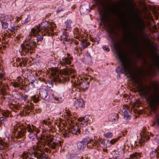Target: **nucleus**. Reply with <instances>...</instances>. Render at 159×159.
<instances>
[{
  "mask_svg": "<svg viewBox=\"0 0 159 159\" xmlns=\"http://www.w3.org/2000/svg\"><path fill=\"white\" fill-rule=\"evenodd\" d=\"M118 118V114H114L111 115H110L109 117V120L112 122L117 120Z\"/></svg>",
  "mask_w": 159,
  "mask_h": 159,
  "instance_id": "a211bd4d",
  "label": "nucleus"
},
{
  "mask_svg": "<svg viewBox=\"0 0 159 159\" xmlns=\"http://www.w3.org/2000/svg\"><path fill=\"white\" fill-rule=\"evenodd\" d=\"M156 124V122H153L152 123V125L153 126H154V125Z\"/></svg>",
  "mask_w": 159,
  "mask_h": 159,
  "instance_id": "680f3d73",
  "label": "nucleus"
},
{
  "mask_svg": "<svg viewBox=\"0 0 159 159\" xmlns=\"http://www.w3.org/2000/svg\"><path fill=\"white\" fill-rule=\"evenodd\" d=\"M122 2H123L122 1H120V4L122 3Z\"/></svg>",
  "mask_w": 159,
  "mask_h": 159,
  "instance_id": "69168bd1",
  "label": "nucleus"
},
{
  "mask_svg": "<svg viewBox=\"0 0 159 159\" xmlns=\"http://www.w3.org/2000/svg\"><path fill=\"white\" fill-rule=\"evenodd\" d=\"M62 72L64 74V78H66L67 75H70V79H71V81L73 84V86H77V87H79L80 88L85 90L88 88L89 85V83L85 81L81 80L78 81L77 78L75 77V71L74 69L70 70H64Z\"/></svg>",
  "mask_w": 159,
  "mask_h": 159,
  "instance_id": "423d86ee",
  "label": "nucleus"
},
{
  "mask_svg": "<svg viewBox=\"0 0 159 159\" xmlns=\"http://www.w3.org/2000/svg\"><path fill=\"white\" fill-rule=\"evenodd\" d=\"M33 102L36 103L38 101V98L36 97L35 96L32 97L31 98Z\"/></svg>",
  "mask_w": 159,
  "mask_h": 159,
  "instance_id": "c03bdc74",
  "label": "nucleus"
},
{
  "mask_svg": "<svg viewBox=\"0 0 159 159\" xmlns=\"http://www.w3.org/2000/svg\"><path fill=\"white\" fill-rule=\"evenodd\" d=\"M39 131H36L32 132V133H29L28 136L30 138L32 139V140H34L37 138V134L39 133Z\"/></svg>",
  "mask_w": 159,
  "mask_h": 159,
  "instance_id": "6ab92c4d",
  "label": "nucleus"
},
{
  "mask_svg": "<svg viewBox=\"0 0 159 159\" xmlns=\"http://www.w3.org/2000/svg\"><path fill=\"white\" fill-rule=\"evenodd\" d=\"M71 70L73 69H63L62 70H61L60 71V74H58L56 70H54L52 71V73H51V75L53 76H56L57 78L59 80H64V81H69L70 80V76L71 75V74L69 75H67V76H66V78H64L63 76H64L63 75L64 74H63L62 71L64 70Z\"/></svg>",
  "mask_w": 159,
  "mask_h": 159,
  "instance_id": "9b49d317",
  "label": "nucleus"
},
{
  "mask_svg": "<svg viewBox=\"0 0 159 159\" xmlns=\"http://www.w3.org/2000/svg\"><path fill=\"white\" fill-rule=\"evenodd\" d=\"M62 143V141L58 140L55 136L48 135L43 140L39 141L36 145L30 148L29 152L30 154L34 155V157L38 159H44L45 155L42 151L45 145H47L50 148L54 149L61 146Z\"/></svg>",
  "mask_w": 159,
  "mask_h": 159,
  "instance_id": "f03ea898",
  "label": "nucleus"
},
{
  "mask_svg": "<svg viewBox=\"0 0 159 159\" xmlns=\"http://www.w3.org/2000/svg\"><path fill=\"white\" fill-rule=\"evenodd\" d=\"M20 89H22V87H20Z\"/></svg>",
  "mask_w": 159,
  "mask_h": 159,
  "instance_id": "338daca9",
  "label": "nucleus"
},
{
  "mask_svg": "<svg viewBox=\"0 0 159 159\" xmlns=\"http://www.w3.org/2000/svg\"><path fill=\"white\" fill-rule=\"evenodd\" d=\"M36 44V43L32 41L27 43H25L21 45L22 51L25 53L31 52Z\"/></svg>",
  "mask_w": 159,
  "mask_h": 159,
  "instance_id": "9d476101",
  "label": "nucleus"
},
{
  "mask_svg": "<svg viewBox=\"0 0 159 159\" xmlns=\"http://www.w3.org/2000/svg\"><path fill=\"white\" fill-rule=\"evenodd\" d=\"M34 108L33 104L31 102H28V104L26 106L25 109L26 110H31Z\"/></svg>",
  "mask_w": 159,
  "mask_h": 159,
  "instance_id": "cd10ccee",
  "label": "nucleus"
},
{
  "mask_svg": "<svg viewBox=\"0 0 159 159\" xmlns=\"http://www.w3.org/2000/svg\"><path fill=\"white\" fill-rule=\"evenodd\" d=\"M11 35V34H7V33H5L4 34V36H1V37H2V43H5L4 42H3V41H4L5 39H6V37H10V36ZM6 43H5V44H6Z\"/></svg>",
  "mask_w": 159,
  "mask_h": 159,
  "instance_id": "473e14b6",
  "label": "nucleus"
},
{
  "mask_svg": "<svg viewBox=\"0 0 159 159\" xmlns=\"http://www.w3.org/2000/svg\"><path fill=\"white\" fill-rule=\"evenodd\" d=\"M72 57H65L60 61V64L62 66H65L66 65H70L71 63Z\"/></svg>",
  "mask_w": 159,
  "mask_h": 159,
  "instance_id": "4468645a",
  "label": "nucleus"
},
{
  "mask_svg": "<svg viewBox=\"0 0 159 159\" xmlns=\"http://www.w3.org/2000/svg\"><path fill=\"white\" fill-rule=\"evenodd\" d=\"M57 125L60 129H62L61 128H63L65 125V123L62 122H60Z\"/></svg>",
  "mask_w": 159,
  "mask_h": 159,
  "instance_id": "4c0bfd02",
  "label": "nucleus"
},
{
  "mask_svg": "<svg viewBox=\"0 0 159 159\" xmlns=\"http://www.w3.org/2000/svg\"><path fill=\"white\" fill-rule=\"evenodd\" d=\"M1 93L2 95H6V89L4 88H2L1 89Z\"/></svg>",
  "mask_w": 159,
  "mask_h": 159,
  "instance_id": "a19ab883",
  "label": "nucleus"
},
{
  "mask_svg": "<svg viewBox=\"0 0 159 159\" xmlns=\"http://www.w3.org/2000/svg\"><path fill=\"white\" fill-rule=\"evenodd\" d=\"M64 36L65 37L68 36L67 35V33L65 31H64L63 32L62 36L63 37Z\"/></svg>",
  "mask_w": 159,
  "mask_h": 159,
  "instance_id": "603ef678",
  "label": "nucleus"
},
{
  "mask_svg": "<svg viewBox=\"0 0 159 159\" xmlns=\"http://www.w3.org/2000/svg\"><path fill=\"white\" fill-rule=\"evenodd\" d=\"M74 33L75 34L79 35V30H78V29H76L75 30Z\"/></svg>",
  "mask_w": 159,
  "mask_h": 159,
  "instance_id": "3c124183",
  "label": "nucleus"
},
{
  "mask_svg": "<svg viewBox=\"0 0 159 159\" xmlns=\"http://www.w3.org/2000/svg\"><path fill=\"white\" fill-rule=\"evenodd\" d=\"M1 38H0V42L1 41Z\"/></svg>",
  "mask_w": 159,
  "mask_h": 159,
  "instance_id": "774afa93",
  "label": "nucleus"
},
{
  "mask_svg": "<svg viewBox=\"0 0 159 159\" xmlns=\"http://www.w3.org/2000/svg\"><path fill=\"white\" fill-rule=\"evenodd\" d=\"M83 142L84 143L85 145H88V146H90V144H91L93 142V140L90 139L89 138L86 137L83 140Z\"/></svg>",
  "mask_w": 159,
  "mask_h": 159,
  "instance_id": "aec40b11",
  "label": "nucleus"
},
{
  "mask_svg": "<svg viewBox=\"0 0 159 159\" xmlns=\"http://www.w3.org/2000/svg\"><path fill=\"white\" fill-rule=\"evenodd\" d=\"M141 153L135 152L132 154L130 157L129 159H138L141 157Z\"/></svg>",
  "mask_w": 159,
  "mask_h": 159,
  "instance_id": "5701e85b",
  "label": "nucleus"
},
{
  "mask_svg": "<svg viewBox=\"0 0 159 159\" xmlns=\"http://www.w3.org/2000/svg\"><path fill=\"white\" fill-rule=\"evenodd\" d=\"M146 41L147 44H148L149 43H151L150 44L152 53H154L155 52L159 51V46L156 43L152 42L149 39L146 40Z\"/></svg>",
  "mask_w": 159,
  "mask_h": 159,
  "instance_id": "ddd939ff",
  "label": "nucleus"
},
{
  "mask_svg": "<svg viewBox=\"0 0 159 159\" xmlns=\"http://www.w3.org/2000/svg\"><path fill=\"white\" fill-rule=\"evenodd\" d=\"M65 113H66V114L64 115V116H66V118L67 119L68 118L69 119V120H71L70 119V118L71 116H72V115L70 112V111L69 110H66Z\"/></svg>",
  "mask_w": 159,
  "mask_h": 159,
  "instance_id": "c85d7f7f",
  "label": "nucleus"
},
{
  "mask_svg": "<svg viewBox=\"0 0 159 159\" xmlns=\"http://www.w3.org/2000/svg\"><path fill=\"white\" fill-rule=\"evenodd\" d=\"M124 116L126 117V119H130L131 116L129 115H128V113L127 111H125L124 112Z\"/></svg>",
  "mask_w": 159,
  "mask_h": 159,
  "instance_id": "37998d69",
  "label": "nucleus"
},
{
  "mask_svg": "<svg viewBox=\"0 0 159 159\" xmlns=\"http://www.w3.org/2000/svg\"><path fill=\"white\" fill-rule=\"evenodd\" d=\"M30 73H31V70L27 69L24 70H23L22 75L25 76H28Z\"/></svg>",
  "mask_w": 159,
  "mask_h": 159,
  "instance_id": "c756f323",
  "label": "nucleus"
},
{
  "mask_svg": "<svg viewBox=\"0 0 159 159\" xmlns=\"http://www.w3.org/2000/svg\"><path fill=\"white\" fill-rule=\"evenodd\" d=\"M22 157L24 159H26L29 157L27 152H24L22 155Z\"/></svg>",
  "mask_w": 159,
  "mask_h": 159,
  "instance_id": "ea45409f",
  "label": "nucleus"
},
{
  "mask_svg": "<svg viewBox=\"0 0 159 159\" xmlns=\"http://www.w3.org/2000/svg\"><path fill=\"white\" fill-rule=\"evenodd\" d=\"M90 118H91L89 116H86L84 117H80L78 119V121L80 122V124L83 127L87 125Z\"/></svg>",
  "mask_w": 159,
  "mask_h": 159,
  "instance_id": "f8f14e48",
  "label": "nucleus"
},
{
  "mask_svg": "<svg viewBox=\"0 0 159 159\" xmlns=\"http://www.w3.org/2000/svg\"><path fill=\"white\" fill-rule=\"evenodd\" d=\"M17 81L18 82V83L16 82L13 83L12 84L13 86L14 87L16 88L19 87V86L20 84H21L22 86H23L22 80L20 79H19L18 78Z\"/></svg>",
  "mask_w": 159,
  "mask_h": 159,
  "instance_id": "4be33fe9",
  "label": "nucleus"
},
{
  "mask_svg": "<svg viewBox=\"0 0 159 159\" xmlns=\"http://www.w3.org/2000/svg\"><path fill=\"white\" fill-rule=\"evenodd\" d=\"M75 106L76 108L83 107L84 106V103L82 100H77L75 103Z\"/></svg>",
  "mask_w": 159,
  "mask_h": 159,
  "instance_id": "f3484780",
  "label": "nucleus"
},
{
  "mask_svg": "<svg viewBox=\"0 0 159 159\" xmlns=\"http://www.w3.org/2000/svg\"><path fill=\"white\" fill-rule=\"evenodd\" d=\"M70 131L69 129L68 126H67L66 129H63V130L62 132V134L64 138L69 137L70 134Z\"/></svg>",
  "mask_w": 159,
  "mask_h": 159,
  "instance_id": "dca6fc26",
  "label": "nucleus"
},
{
  "mask_svg": "<svg viewBox=\"0 0 159 159\" xmlns=\"http://www.w3.org/2000/svg\"><path fill=\"white\" fill-rule=\"evenodd\" d=\"M42 123L46 125H47V121L45 120H43L42 121Z\"/></svg>",
  "mask_w": 159,
  "mask_h": 159,
  "instance_id": "864d4df0",
  "label": "nucleus"
},
{
  "mask_svg": "<svg viewBox=\"0 0 159 159\" xmlns=\"http://www.w3.org/2000/svg\"><path fill=\"white\" fill-rule=\"evenodd\" d=\"M9 114V113L8 111H4L2 113V116L5 117H7Z\"/></svg>",
  "mask_w": 159,
  "mask_h": 159,
  "instance_id": "79ce46f5",
  "label": "nucleus"
},
{
  "mask_svg": "<svg viewBox=\"0 0 159 159\" xmlns=\"http://www.w3.org/2000/svg\"><path fill=\"white\" fill-rule=\"evenodd\" d=\"M129 39L131 40V43L133 45L135 50L137 51V57L138 58L142 59L143 58V53L140 52L139 49L138 40L137 37H136L134 33L129 32L128 33Z\"/></svg>",
  "mask_w": 159,
  "mask_h": 159,
  "instance_id": "0eeeda50",
  "label": "nucleus"
},
{
  "mask_svg": "<svg viewBox=\"0 0 159 159\" xmlns=\"http://www.w3.org/2000/svg\"><path fill=\"white\" fill-rule=\"evenodd\" d=\"M103 48L104 50H106V51H107V52H108L109 51V48H108V47H107L106 46H103Z\"/></svg>",
  "mask_w": 159,
  "mask_h": 159,
  "instance_id": "09e8293b",
  "label": "nucleus"
},
{
  "mask_svg": "<svg viewBox=\"0 0 159 159\" xmlns=\"http://www.w3.org/2000/svg\"><path fill=\"white\" fill-rule=\"evenodd\" d=\"M28 59L26 58H22L21 61L19 63V66L21 67H24L25 66L27 63Z\"/></svg>",
  "mask_w": 159,
  "mask_h": 159,
  "instance_id": "412c9836",
  "label": "nucleus"
},
{
  "mask_svg": "<svg viewBox=\"0 0 159 159\" xmlns=\"http://www.w3.org/2000/svg\"><path fill=\"white\" fill-rule=\"evenodd\" d=\"M24 128H25V130L26 131V130H27V131L29 133H32L34 131L39 130V129L36 128L35 126L33 125H30V124L27 125Z\"/></svg>",
  "mask_w": 159,
  "mask_h": 159,
  "instance_id": "2eb2a0df",
  "label": "nucleus"
},
{
  "mask_svg": "<svg viewBox=\"0 0 159 159\" xmlns=\"http://www.w3.org/2000/svg\"><path fill=\"white\" fill-rule=\"evenodd\" d=\"M134 18L136 19L137 20V21L139 23V30L141 29V24H140V22H141V20L140 19L139 17V16L136 14H134Z\"/></svg>",
  "mask_w": 159,
  "mask_h": 159,
  "instance_id": "7c9ffc66",
  "label": "nucleus"
},
{
  "mask_svg": "<svg viewBox=\"0 0 159 159\" xmlns=\"http://www.w3.org/2000/svg\"><path fill=\"white\" fill-rule=\"evenodd\" d=\"M103 136L107 138H110L113 136V134L111 132H108L103 134Z\"/></svg>",
  "mask_w": 159,
  "mask_h": 159,
  "instance_id": "72a5a7b5",
  "label": "nucleus"
},
{
  "mask_svg": "<svg viewBox=\"0 0 159 159\" xmlns=\"http://www.w3.org/2000/svg\"><path fill=\"white\" fill-rule=\"evenodd\" d=\"M28 97V96L27 95H24V96H23V98L24 99L25 101H26V100H27V99Z\"/></svg>",
  "mask_w": 159,
  "mask_h": 159,
  "instance_id": "8fccbe9b",
  "label": "nucleus"
},
{
  "mask_svg": "<svg viewBox=\"0 0 159 159\" xmlns=\"http://www.w3.org/2000/svg\"><path fill=\"white\" fill-rule=\"evenodd\" d=\"M30 20V19L28 17H27L25 19V23H27V22H28Z\"/></svg>",
  "mask_w": 159,
  "mask_h": 159,
  "instance_id": "5fc2aeb1",
  "label": "nucleus"
},
{
  "mask_svg": "<svg viewBox=\"0 0 159 159\" xmlns=\"http://www.w3.org/2000/svg\"><path fill=\"white\" fill-rule=\"evenodd\" d=\"M85 147V145L82 141L78 142L77 143V147L79 149H83Z\"/></svg>",
  "mask_w": 159,
  "mask_h": 159,
  "instance_id": "393cba45",
  "label": "nucleus"
},
{
  "mask_svg": "<svg viewBox=\"0 0 159 159\" xmlns=\"http://www.w3.org/2000/svg\"><path fill=\"white\" fill-rule=\"evenodd\" d=\"M51 15V14L50 13H48L46 16V17L47 18L49 17Z\"/></svg>",
  "mask_w": 159,
  "mask_h": 159,
  "instance_id": "4d7b16f0",
  "label": "nucleus"
},
{
  "mask_svg": "<svg viewBox=\"0 0 159 159\" xmlns=\"http://www.w3.org/2000/svg\"><path fill=\"white\" fill-rule=\"evenodd\" d=\"M93 0L95 2V4L99 6L100 7H102L100 15L102 21L105 22H108L111 14L116 15L121 21V25L124 27L125 30H127L126 28L127 21L125 19L122 13L120 12L119 9L117 7V5H115L114 7H110L108 5H106L102 2V0Z\"/></svg>",
  "mask_w": 159,
  "mask_h": 159,
  "instance_id": "7ed1b4c3",
  "label": "nucleus"
},
{
  "mask_svg": "<svg viewBox=\"0 0 159 159\" xmlns=\"http://www.w3.org/2000/svg\"><path fill=\"white\" fill-rule=\"evenodd\" d=\"M120 138V137H118L116 139H114L110 141V143L112 144H114Z\"/></svg>",
  "mask_w": 159,
  "mask_h": 159,
  "instance_id": "c9c22d12",
  "label": "nucleus"
},
{
  "mask_svg": "<svg viewBox=\"0 0 159 159\" xmlns=\"http://www.w3.org/2000/svg\"><path fill=\"white\" fill-rule=\"evenodd\" d=\"M55 28V24L53 22H43L31 29L29 37L31 39L33 37L36 38L38 42L40 41L43 39V36H50V34L52 35V32H53Z\"/></svg>",
  "mask_w": 159,
  "mask_h": 159,
  "instance_id": "20e7f679",
  "label": "nucleus"
},
{
  "mask_svg": "<svg viewBox=\"0 0 159 159\" xmlns=\"http://www.w3.org/2000/svg\"><path fill=\"white\" fill-rule=\"evenodd\" d=\"M12 129V135L16 139L21 138L25 136L26 132L25 128H24L22 127H20V126L18 125L16 126H13Z\"/></svg>",
  "mask_w": 159,
  "mask_h": 159,
  "instance_id": "6e6552de",
  "label": "nucleus"
},
{
  "mask_svg": "<svg viewBox=\"0 0 159 159\" xmlns=\"http://www.w3.org/2000/svg\"><path fill=\"white\" fill-rule=\"evenodd\" d=\"M7 144L2 140L0 138V150L3 149L7 146Z\"/></svg>",
  "mask_w": 159,
  "mask_h": 159,
  "instance_id": "bb28decb",
  "label": "nucleus"
},
{
  "mask_svg": "<svg viewBox=\"0 0 159 159\" xmlns=\"http://www.w3.org/2000/svg\"><path fill=\"white\" fill-rule=\"evenodd\" d=\"M2 25L3 29H7L8 27V24L6 22H2Z\"/></svg>",
  "mask_w": 159,
  "mask_h": 159,
  "instance_id": "f704fd0d",
  "label": "nucleus"
},
{
  "mask_svg": "<svg viewBox=\"0 0 159 159\" xmlns=\"http://www.w3.org/2000/svg\"><path fill=\"white\" fill-rule=\"evenodd\" d=\"M5 120V118L3 117H0V123H3V122Z\"/></svg>",
  "mask_w": 159,
  "mask_h": 159,
  "instance_id": "de8ad7c7",
  "label": "nucleus"
},
{
  "mask_svg": "<svg viewBox=\"0 0 159 159\" xmlns=\"http://www.w3.org/2000/svg\"><path fill=\"white\" fill-rule=\"evenodd\" d=\"M105 1H106L107 2H109V0H104Z\"/></svg>",
  "mask_w": 159,
  "mask_h": 159,
  "instance_id": "e2e57ef3",
  "label": "nucleus"
},
{
  "mask_svg": "<svg viewBox=\"0 0 159 159\" xmlns=\"http://www.w3.org/2000/svg\"><path fill=\"white\" fill-rule=\"evenodd\" d=\"M114 29L112 27H111L109 29V32L111 33H113L114 32Z\"/></svg>",
  "mask_w": 159,
  "mask_h": 159,
  "instance_id": "a18cd8bd",
  "label": "nucleus"
},
{
  "mask_svg": "<svg viewBox=\"0 0 159 159\" xmlns=\"http://www.w3.org/2000/svg\"><path fill=\"white\" fill-rule=\"evenodd\" d=\"M62 10V9H61V10H59L58 11V12H60V11H61Z\"/></svg>",
  "mask_w": 159,
  "mask_h": 159,
  "instance_id": "0e129e2a",
  "label": "nucleus"
},
{
  "mask_svg": "<svg viewBox=\"0 0 159 159\" xmlns=\"http://www.w3.org/2000/svg\"><path fill=\"white\" fill-rule=\"evenodd\" d=\"M67 57H69V58L72 57H70V55L69 53H67Z\"/></svg>",
  "mask_w": 159,
  "mask_h": 159,
  "instance_id": "bf43d9fd",
  "label": "nucleus"
},
{
  "mask_svg": "<svg viewBox=\"0 0 159 159\" xmlns=\"http://www.w3.org/2000/svg\"><path fill=\"white\" fill-rule=\"evenodd\" d=\"M149 139V138L148 136H147V137H145L144 136L141 137V139L139 141V143L140 144H141L144 142H145L146 141L148 140Z\"/></svg>",
  "mask_w": 159,
  "mask_h": 159,
  "instance_id": "2f4dec72",
  "label": "nucleus"
},
{
  "mask_svg": "<svg viewBox=\"0 0 159 159\" xmlns=\"http://www.w3.org/2000/svg\"><path fill=\"white\" fill-rule=\"evenodd\" d=\"M81 45L82 46V47L83 49H84L85 48L87 47V46L86 44L85 43H81Z\"/></svg>",
  "mask_w": 159,
  "mask_h": 159,
  "instance_id": "49530a36",
  "label": "nucleus"
},
{
  "mask_svg": "<svg viewBox=\"0 0 159 159\" xmlns=\"http://www.w3.org/2000/svg\"><path fill=\"white\" fill-rule=\"evenodd\" d=\"M66 123V125L68 124V126L72 134L75 135L80 134V131L78 125L73 122L72 120H67Z\"/></svg>",
  "mask_w": 159,
  "mask_h": 159,
  "instance_id": "1a4fd4ad",
  "label": "nucleus"
},
{
  "mask_svg": "<svg viewBox=\"0 0 159 159\" xmlns=\"http://www.w3.org/2000/svg\"><path fill=\"white\" fill-rule=\"evenodd\" d=\"M154 59L155 60V65L159 70V56L156 55H155Z\"/></svg>",
  "mask_w": 159,
  "mask_h": 159,
  "instance_id": "b1692460",
  "label": "nucleus"
},
{
  "mask_svg": "<svg viewBox=\"0 0 159 159\" xmlns=\"http://www.w3.org/2000/svg\"><path fill=\"white\" fill-rule=\"evenodd\" d=\"M66 30H70L72 29L71 26V24L72 23V21L70 20H67L66 21Z\"/></svg>",
  "mask_w": 159,
  "mask_h": 159,
  "instance_id": "a878e982",
  "label": "nucleus"
},
{
  "mask_svg": "<svg viewBox=\"0 0 159 159\" xmlns=\"http://www.w3.org/2000/svg\"><path fill=\"white\" fill-rule=\"evenodd\" d=\"M16 20H17V21H20V18L19 17H17L16 18Z\"/></svg>",
  "mask_w": 159,
  "mask_h": 159,
  "instance_id": "13d9d810",
  "label": "nucleus"
},
{
  "mask_svg": "<svg viewBox=\"0 0 159 159\" xmlns=\"http://www.w3.org/2000/svg\"><path fill=\"white\" fill-rule=\"evenodd\" d=\"M153 93L149 95L146 98V101L152 110L156 111L159 107V89L158 84L154 83L152 84ZM157 124L159 126V114L156 116Z\"/></svg>",
  "mask_w": 159,
  "mask_h": 159,
  "instance_id": "39448f33",
  "label": "nucleus"
},
{
  "mask_svg": "<svg viewBox=\"0 0 159 159\" xmlns=\"http://www.w3.org/2000/svg\"><path fill=\"white\" fill-rule=\"evenodd\" d=\"M75 49L76 50V52H78V51L77 49H78V48H77V47H76V48H75Z\"/></svg>",
  "mask_w": 159,
  "mask_h": 159,
  "instance_id": "052dcab7",
  "label": "nucleus"
},
{
  "mask_svg": "<svg viewBox=\"0 0 159 159\" xmlns=\"http://www.w3.org/2000/svg\"><path fill=\"white\" fill-rule=\"evenodd\" d=\"M44 151L47 152H48L49 151V149L48 148H46L44 149Z\"/></svg>",
  "mask_w": 159,
  "mask_h": 159,
  "instance_id": "6e6d98bb",
  "label": "nucleus"
},
{
  "mask_svg": "<svg viewBox=\"0 0 159 159\" xmlns=\"http://www.w3.org/2000/svg\"><path fill=\"white\" fill-rule=\"evenodd\" d=\"M114 46L123 69L129 75L133 84L136 85V87L140 95L146 96L149 93L150 88L149 86L144 85L142 78L140 77L142 73L141 71L137 68H136L137 70L136 72H132L131 71L133 66L136 64V62L127 59L126 52L122 51L119 43H114Z\"/></svg>",
  "mask_w": 159,
  "mask_h": 159,
  "instance_id": "f257e3e1",
  "label": "nucleus"
},
{
  "mask_svg": "<svg viewBox=\"0 0 159 159\" xmlns=\"http://www.w3.org/2000/svg\"><path fill=\"white\" fill-rule=\"evenodd\" d=\"M17 28L16 26H14V27H11L10 29H8V30L11 32H12V33L13 32V33H15V30H17Z\"/></svg>",
  "mask_w": 159,
  "mask_h": 159,
  "instance_id": "58836bf2",
  "label": "nucleus"
},
{
  "mask_svg": "<svg viewBox=\"0 0 159 159\" xmlns=\"http://www.w3.org/2000/svg\"><path fill=\"white\" fill-rule=\"evenodd\" d=\"M99 143L97 141H95L94 142H93L92 143L91 146H90V148H92L93 147H95L96 148L98 147V145H99Z\"/></svg>",
  "mask_w": 159,
  "mask_h": 159,
  "instance_id": "e433bc0d",
  "label": "nucleus"
}]
</instances>
